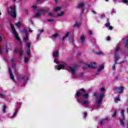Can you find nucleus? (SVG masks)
Segmentation results:
<instances>
[{
    "mask_svg": "<svg viewBox=\"0 0 128 128\" xmlns=\"http://www.w3.org/2000/svg\"><path fill=\"white\" fill-rule=\"evenodd\" d=\"M60 56V52L58 50H54L53 52V58L54 59V62L55 64H58V66H55L54 68L55 70H64V68H68V64L65 62H60L58 61V58Z\"/></svg>",
    "mask_w": 128,
    "mask_h": 128,
    "instance_id": "nucleus-1",
    "label": "nucleus"
},
{
    "mask_svg": "<svg viewBox=\"0 0 128 128\" xmlns=\"http://www.w3.org/2000/svg\"><path fill=\"white\" fill-rule=\"evenodd\" d=\"M75 98L77 102L83 106L84 108H88V106L90 101L88 100H84V98H88V93L82 94L80 92H77L75 95Z\"/></svg>",
    "mask_w": 128,
    "mask_h": 128,
    "instance_id": "nucleus-2",
    "label": "nucleus"
},
{
    "mask_svg": "<svg viewBox=\"0 0 128 128\" xmlns=\"http://www.w3.org/2000/svg\"><path fill=\"white\" fill-rule=\"evenodd\" d=\"M100 93L98 97H97L95 105L94 106V108H100V107L102 104V99L104 98V92H106V89L102 87L100 88Z\"/></svg>",
    "mask_w": 128,
    "mask_h": 128,
    "instance_id": "nucleus-3",
    "label": "nucleus"
},
{
    "mask_svg": "<svg viewBox=\"0 0 128 128\" xmlns=\"http://www.w3.org/2000/svg\"><path fill=\"white\" fill-rule=\"evenodd\" d=\"M18 68H15V72L17 76L18 80H22L23 82V84H26L28 80H30V77L28 75H22L18 72Z\"/></svg>",
    "mask_w": 128,
    "mask_h": 128,
    "instance_id": "nucleus-4",
    "label": "nucleus"
},
{
    "mask_svg": "<svg viewBox=\"0 0 128 128\" xmlns=\"http://www.w3.org/2000/svg\"><path fill=\"white\" fill-rule=\"evenodd\" d=\"M120 46H118L115 50L114 52V64L112 66V70H116V62L120 58Z\"/></svg>",
    "mask_w": 128,
    "mask_h": 128,
    "instance_id": "nucleus-5",
    "label": "nucleus"
},
{
    "mask_svg": "<svg viewBox=\"0 0 128 128\" xmlns=\"http://www.w3.org/2000/svg\"><path fill=\"white\" fill-rule=\"evenodd\" d=\"M67 70H69V72H71V74L74 76H78L76 72H78V66L74 65L72 66H68Z\"/></svg>",
    "mask_w": 128,
    "mask_h": 128,
    "instance_id": "nucleus-6",
    "label": "nucleus"
},
{
    "mask_svg": "<svg viewBox=\"0 0 128 128\" xmlns=\"http://www.w3.org/2000/svg\"><path fill=\"white\" fill-rule=\"evenodd\" d=\"M120 115L121 118L119 119L120 124L122 128H125L126 124H124V122H126V116H124V110H121Z\"/></svg>",
    "mask_w": 128,
    "mask_h": 128,
    "instance_id": "nucleus-7",
    "label": "nucleus"
},
{
    "mask_svg": "<svg viewBox=\"0 0 128 128\" xmlns=\"http://www.w3.org/2000/svg\"><path fill=\"white\" fill-rule=\"evenodd\" d=\"M8 12L12 16V18H16V7L14 6H13L10 7V9L8 10Z\"/></svg>",
    "mask_w": 128,
    "mask_h": 128,
    "instance_id": "nucleus-8",
    "label": "nucleus"
},
{
    "mask_svg": "<svg viewBox=\"0 0 128 128\" xmlns=\"http://www.w3.org/2000/svg\"><path fill=\"white\" fill-rule=\"evenodd\" d=\"M10 28H11V30L12 32V33L14 35V36L16 38V40H18V42H20V37H18V32H16V29L14 28V25H12V24H10Z\"/></svg>",
    "mask_w": 128,
    "mask_h": 128,
    "instance_id": "nucleus-9",
    "label": "nucleus"
},
{
    "mask_svg": "<svg viewBox=\"0 0 128 128\" xmlns=\"http://www.w3.org/2000/svg\"><path fill=\"white\" fill-rule=\"evenodd\" d=\"M39 12L36 13L34 15V18H39L42 14H44L46 12V10L44 8H41L38 10Z\"/></svg>",
    "mask_w": 128,
    "mask_h": 128,
    "instance_id": "nucleus-10",
    "label": "nucleus"
},
{
    "mask_svg": "<svg viewBox=\"0 0 128 128\" xmlns=\"http://www.w3.org/2000/svg\"><path fill=\"white\" fill-rule=\"evenodd\" d=\"M26 48H27L26 54L28 56H30V48H32V43L27 42L26 43Z\"/></svg>",
    "mask_w": 128,
    "mask_h": 128,
    "instance_id": "nucleus-11",
    "label": "nucleus"
},
{
    "mask_svg": "<svg viewBox=\"0 0 128 128\" xmlns=\"http://www.w3.org/2000/svg\"><path fill=\"white\" fill-rule=\"evenodd\" d=\"M8 93L6 91H3L2 93H0V98H3L4 100H6V98H8Z\"/></svg>",
    "mask_w": 128,
    "mask_h": 128,
    "instance_id": "nucleus-12",
    "label": "nucleus"
},
{
    "mask_svg": "<svg viewBox=\"0 0 128 128\" xmlns=\"http://www.w3.org/2000/svg\"><path fill=\"white\" fill-rule=\"evenodd\" d=\"M22 32L24 34V36L23 37L24 41V42H28V32H26V29H24V28H23L22 29Z\"/></svg>",
    "mask_w": 128,
    "mask_h": 128,
    "instance_id": "nucleus-13",
    "label": "nucleus"
},
{
    "mask_svg": "<svg viewBox=\"0 0 128 128\" xmlns=\"http://www.w3.org/2000/svg\"><path fill=\"white\" fill-rule=\"evenodd\" d=\"M44 32V30H39L38 32V34L36 36V42L40 41V34Z\"/></svg>",
    "mask_w": 128,
    "mask_h": 128,
    "instance_id": "nucleus-14",
    "label": "nucleus"
},
{
    "mask_svg": "<svg viewBox=\"0 0 128 128\" xmlns=\"http://www.w3.org/2000/svg\"><path fill=\"white\" fill-rule=\"evenodd\" d=\"M14 54H19L20 56H22V54H24V51L22 50V49H15L14 50Z\"/></svg>",
    "mask_w": 128,
    "mask_h": 128,
    "instance_id": "nucleus-15",
    "label": "nucleus"
},
{
    "mask_svg": "<svg viewBox=\"0 0 128 128\" xmlns=\"http://www.w3.org/2000/svg\"><path fill=\"white\" fill-rule=\"evenodd\" d=\"M104 70V64H101L98 68L97 72H96V76L100 74V72Z\"/></svg>",
    "mask_w": 128,
    "mask_h": 128,
    "instance_id": "nucleus-16",
    "label": "nucleus"
},
{
    "mask_svg": "<svg viewBox=\"0 0 128 128\" xmlns=\"http://www.w3.org/2000/svg\"><path fill=\"white\" fill-rule=\"evenodd\" d=\"M124 87L123 86H120L116 88V90L118 91V94H122L124 92Z\"/></svg>",
    "mask_w": 128,
    "mask_h": 128,
    "instance_id": "nucleus-17",
    "label": "nucleus"
},
{
    "mask_svg": "<svg viewBox=\"0 0 128 128\" xmlns=\"http://www.w3.org/2000/svg\"><path fill=\"white\" fill-rule=\"evenodd\" d=\"M104 26L109 30H112V27L110 26V22H107L105 24Z\"/></svg>",
    "mask_w": 128,
    "mask_h": 128,
    "instance_id": "nucleus-18",
    "label": "nucleus"
},
{
    "mask_svg": "<svg viewBox=\"0 0 128 128\" xmlns=\"http://www.w3.org/2000/svg\"><path fill=\"white\" fill-rule=\"evenodd\" d=\"M8 72L11 80H14V74H12V70H10V68H8Z\"/></svg>",
    "mask_w": 128,
    "mask_h": 128,
    "instance_id": "nucleus-19",
    "label": "nucleus"
},
{
    "mask_svg": "<svg viewBox=\"0 0 128 128\" xmlns=\"http://www.w3.org/2000/svg\"><path fill=\"white\" fill-rule=\"evenodd\" d=\"M18 107H17V108H15L14 109V110L12 114V118H15L16 117V115L18 114Z\"/></svg>",
    "mask_w": 128,
    "mask_h": 128,
    "instance_id": "nucleus-20",
    "label": "nucleus"
},
{
    "mask_svg": "<svg viewBox=\"0 0 128 128\" xmlns=\"http://www.w3.org/2000/svg\"><path fill=\"white\" fill-rule=\"evenodd\" d=\"M84 42H86V37H84V36L82 35L80 38V42L81 44H84Z\"/></svg>",
    "mask_w": 128,
    "mask_h": 128,
    "instance_id": "nucleus-21",
    "label": "nucleus"
},
{
    "mask_svg": "<svg viewBox=\"0 0 128 128\" xmlns=\"http://www.w3.org/2000/svg\"><path fill=\"white\" fill-rule=\"evenodd\" d=\"M96 66V62H92L90 64H88V68H94Z\"/></svg>",
    "mask_w": 128,
    "mask_h": 128,
    "instance_id": "nucleus-22",
    "label": "nucleus"
},
{
    "mask_svg": "<svg viewBox=\"0 0 128 128\" xmlns=\"http://www.w3.org/2000/svg\"><path fill=\"white\" fill-rule=\"evenodd\" d=\"M84 6V2H81L76 6V8H82Z\"/></svg>",
    "mask_w": 128,
    "mask_h": 128,
    "instance_id": "nucleus-23",
    "label": "nucleus"
},
{
    "mask_svg": "<svg viewBox=\"0 0 128 128\" xmlns=\"http://www.w3.org/2000/svg\"><path fill=\"white\" fill-rule=\"evenodd\" d=\"M116 114H118V109H116L114 110L113 114H112V118H114L116 116Z\"/></svg>",
    "mask_w": 128,
    "mask_h": 128,
    "instance_id": "nucleus-24",
    "label": "nucleus"
},
{
    "mask_svg": "<svg viewBox=\"0 0 128 128\" xmlns=\"http://www.w3.org/2000/svg\"><path fill=\"white\" fill-rule=\"evenodd\" d=\"M106 120H108V118H104L102 120H101L99 122L100 126H102V124H104V122H106Z\"/></svg>",
    "mask_w": 128,
    "mask_h": 128,
    "instance_id": "nucleus-25",
    "label": "nucleus"
},
{
    "mask_svg": "<svg viewBox=\"0 0 128 128\" xmlns=\"http://www.w3.org/2000/svg\"><path fill=\"white\" fill-rule=\"evenodd\" d=\"M73 26L74 28H80V23L78 22H76Z\"/></svg>",
    "mask_w": 128,
    "mask_h": 128,
    "instance_id": "nucleus-26",
    "label": "nucleus"
},
{
    "mask_svg": "<svg viewBox=\"0 0 128 128\" xmlns=\"http://www.w3.org/2000/svg\"><path fill=\"white\" fill-rule=\"evenodd\" d=\"M58 36H60V34L58 33H56L52 35V38H58Z\"/></svg>",
    "mask_w": 128,
    "mask_h": 128,
    "instance_id": "nucleus-27",
    "label": "nucleus"
},
{
    "mask_svg": "<svg viewBox=\"0 0 128 128\" xmlns=\"http://www.w3.org/2000/svg\"><path fill=\"white\" fill-rule=\"evenodd\" d=\"M28 60H30V56H24V62L26 64H28Z\"/></svg>",
    "mask_w": 128,
    "mask_h": 128,
    "instance_id": "nucleus-28",
    "label": "nucleus"
},
{
    "mask_svg": "<svg viewBox=\"0 0 128 128\" xmlns=\"http://www.w3.org/2000/svg\"><path fill=\"white\" fill-rule=\"evenodd\" d=\"M82 116L83 118H84V120H86V116H88V112H83Z\"/></svg>",
    "mask_w": 128,
    "mask_h": 128,
    "instance_id": "nucleus-29",
    "label": "nucleus"
},
{
    "mask_svg": "<svg viewBox=\"0 0 128 128\" xmlns=\"http://www.w3.org/2000/svg\"><path fill=\"white\" fill-rule=\"evenodd\" d=\"M62 10V7H58V6H56L54 8V12H58Z\"/></svg>",
    "mask_w": 128,
    "mask_h": 128,
    "instance_id": "nucleus-30",
    "label": "nucleus"
},
{
    "mask_svg": "<svg viewBox=\"0 0 128 128\" xmlns=\"http://www.w3.org/2000/svg\"><path fill=\"white\" fill-rule=\"evenodd\" d=\"M2 112L3 114H6V106H3V107L2 108Z\"/></svg>",
    "mask_w": 128,
    "mask_h": 128,
    "instance_id": "nucleus-31",
    "label": "nucleus"
},
{
    "mask_svg": "<svg viewBox=\"0 0 128 128\" xmlns=\"http://www.w3.org/2000/svg\"><path fill=\"white\" fill-rule=\"evenodd\" d=\"M20 106H22V103L20 102H18L17 103V104L16 106V108H18V110H20Z\"/></svg>",
    "mask_w": 128,
    "mask_h": 128,
    "instance_id": "nucleus-32",
    "label": "nucleus"
},
{
    "mask_svg": "<svg viewBox=\"0 0 128 128\" xmlns=\"http://www.w3.org/2000/svg\"><path fill=\"white\" fill-rule=\"evenodd\" d=\"M69 34H70V32H67L66 34H65V36L62 38V42H64V40L68 36Z\"/></svg>",
    "mask_w": 128,
    "mask_h": 128,
    "instance_id": "nucleus-33",
    "label": "nucleus"
},
{
    "mask_svg": "<svg viewBox=\"0 0 128 128\" xmlns=\"http://www.w3.org/2000/svg\"><path fill=\"white\" fill-rule=\"evenodd\" d=\"M15 62V60H14V59H12L11 60V62H12V66L13 68H14L16 66V62Z\"/></svg>",
    "mask_w": 128,
    "mask_h": 128,
    "instance_id": "nucleus-34",
    "label": "nucleus"
},
{
    "mask_svg": "<svg viewBox=\"0 0 128 128\" xmlns=\"http://www.w3.org/2000/svg\"><path fill=\"white\" fill-rule=\"evenodd\" d=\"M64 14V12H61L57 14L58 16H62Z\"/></svg>",
    "mask_w": 128,
    "mask_h": 128,
    "instance_id": "nucleus-35",
    "label": "nucleus"
},
{
    "mask_svg": "<svg viewBox=\"0 0 128 128\" xmlns=\"http://www.w3.org/2000/svg\"><path fill=\"white\" fill-rule=\"evenodd\" d=\"M122 54H123V56H128V53L126 51H123L122 52Z\"/></svg>",
    "mask_w": 128,
    "mask_h": 128,
    "instance_id": "nucleus-36",
    "label": "nucleus"
},
{
    "mask_svg": "<svg viewBox=\"0 0 128 128\" xmlns=\"http://www.w3.org/2000/svg\"><path fill=\"white\" fill-rule=\"evenodd\" d=\"M16 26L18 28H20V26H22V22H18L16 23Z\"/></svg>",
    "mask_w": 128,
    "mask_h": 128,
    "instance_id": "nucleus-37",
    "label": "nucleus"
},
{
    "mask_svg": "<svg viewBox=\"0 0 128 128\" xmlns=\"http://www.w3.org/2000/svg\"><path fill=\"white\" fill-rule=\"evenodd\" d=\"M123 4H125L126 6H128V0H121Z\"/></svg>",
    "mask_w": 128,
    "mask_h": 128,
    "instance_id": "nucleus-38",
    "label": "nucleus"
},
{
    "mask_svg": "<svg viewBox=\"0 0 128 128\" xmlns=\"http://www.w3.org/2000/svg\"><path fill=\"white\" fill-rule=\"evenodd\" d=\"M114 102H120V96H118L117 98H115Z\"/></svg>",
    "mask_w": 128,
    "mask_h": 128,
    "instance_id": "nucleus-39",
    "label": "nucleus"
},
{
    "mask_svg": "<svg viewBox=\"0 0 128 128\" xmlns=\"http://www.w3.org/2000/svg\"><path fill=\"white\" fill-rule=\"evenodd\" d=\"M97 54H98L99 56H104L105 54V53L104 52H97Z\"/></svg>",
    "mask_w": 128,
    "mask_h": 128,
    "instance_id": "nucleus-40",
    "label": "nucleus"
},
{
    "mask_svg": "<svg viewBox=\"0 0 128 128\" xmlns=\"http://www.w3.org/2000/svg\"><path fill=\"white\" fill-rule=\"evenodd\" d=\"M111 14H116V11L114 9H112L110 12Z\"/></svg>",
    "mask_w": 128,
    "mask_h": 128,
    "instance_id": "nucleus-41",
    "label": "nucleus"
},
{
    "mask_svg": "<svg viewBox=\"0 0 128 128\" xmlns=\"http://www.w3.org/2000/svg\"><path fill=\"white\" fill-rule=\"evenodd\" d=\"M104 16H105L104 14H101L100 15V18H104Z\"/></svg>",
    "mask_w": 128,
    "mask_h": 128,
    "instance_id": "nucleus-42",
    "label": "nucleus"
},
{
    "mask_svg": "<svg viewBox=\"0 0 128 128\" xmlns=\"http://www.w3.org/2000/svg\"><path fill=\"white\" fill-rule=\"evenodd\" d=\"M48 22H54V19H49L48 20Z\"/></svg>",
    "mask_w": 128,
    "mask_h": 128,
    "instance_id": "nucleus-43",
    "label": "nucleus"
},
{
    "mask_svg": "<svg viewBox=\"0 0 128 128\" xmlns=\"http://www.w3.org/2000/svg\"><path fill=\"white\" fill-rule=\"evenodd\" d=\"M80 90L81 91V92H84V94H86V90H84V88H81V89H80Z\"/></svg>",
    "mask_w": 128,
    "mask_h": 128,
    "instance_id": "nucleus-44",
    "label": "nucleus"
},
{
    "mask_svg": "<svg viewBox=\"0 0 128 128\" xmlns=\"http://www.w3.org/2000/svg\"><path fill=\"white\" fill-rule=\"evenodd\" d=\"M88 34H90V36H92V34H92V32L90 30L88 31Z\"/></svg>",
    "mask_w": 128,
    "mask_h": 128,
    "instance_id": "nucleus-45",
    "label": "nucleus"
},
{
    "mask_svg": "<svg viewBox=\"0 0 128 128\" xmlns=\"http://www.w3.org/2000/svg\"><path fill=\"white\" fill-rule=\"evenodd\" d=\"M48 14L49 16H52V18L54 16V14H52V13L51 12H49Z\"/></svg>",
    "mask_w": 128,
    "mask_h": 128,
    "instance_id": "nucleus-46",
    "label": "nucleus"
},
{
    "mask_svg": "<svg viewBox=\"0 0 128 128\" xmlns=\"http://www.w3.org/2000/svg\"><path fill=\"white\" fill-rule=\"evenodd\" d=\"M37 6L36 5H34L32 6V10H36V8Z\"/></svg>",
    "mask_w": 128,
    "mask_h": 128,
    "instance_id": "nucleus-47",
    "label": "nucleus"
},
{
    "mask_svg": "<svg viewBox=\"0 0 128 128\" xmlns=\"http://www.w3.org/2000/svg\"><path fill=\"white\" fill-rule=\"evenodd\" d=\"M25 14H28V10L27 9H26Z\"/></svg>",
    "mask_w": 128,
    "mask_h": 128,
    "instance_id": "nucleus-48",
    "label": "nucleus"
},
{
    "mask_svg": "<svg viewBox=\"0 0 128 128\" xmlns=\"http://www.w3.org/2000/svg\"><path fill=\"white\" fill-rule=\"evenodd\" d=\"M29 22H30V24H34V22H32V19H30Z\"/></svg>",
    "mask_w": 128,
    "mask_h": 128,
    "instance_id": "nucleus-49",
    "label": "nucleus"
},
{
    "mask_svg": "<svg viewBox=\"0 0 128 128\" xmlns=\"http://www.w3.org/2000/svg\"><path fill=\"white\" fill-rule=\"evenodd\" d=\"M94 96H96V98H98V92H95L94 93Z\"/></svg>",
    "mask_w": 128,
    "mask_h": 128,
    "instance_id": "nucleus-50",
    "label": "nucleus"
},
{
    "mask_svg": "<svg viewBox=\"0 0 128 128\" xmlns=\"http://www.w3.org/2000/svg\"><path fill=\"white\" fill-rule=\"evenodd\" d=\"M115 2H120V0H114ZM106 2H108V0H106Z\"/></svg>",
    "mask_w": 128,
    "mask_h": 128,
    "instance_id": "nucleus-51",
    "label": "nucleus"
},
{
    "mask_svg": "<svg viewBox=\"0 0 128 128\" xmlns=\"http://www.w3.org/2000/svg\"><path fill=\"white\" fill-rule=\"evenodd\" d=\"M106 40H110V36L107 37Z\"/></svg>",
    "mask_w": 128,
    "mask_h": 128,
    "instance_id": "nucleus-52",
    "label": "nucleus"
},
{
    "mask_svg": "<svg viewBox=\"0 0 128 128\" xmlns=\"http://www.w3.org/2000/svg\"><path fill=\"white\" fill-rule=\"evenodd\" d=\"M84 72H81L80 74V76H84Z\"/></svg>",
    "mask_w": 128,
    "mask_h": 128,
    "instance_id": "nucleus-53",
    "label": "nucleus"
},
{
    "mask_svg": "<svg viewBox=\"0 0 128 128\" xmlns=\"http://www.w3.org/2000/svg\"><path fill=\"white\" fill-rule=\"evenodd\" d=\"M118 76H115V80H118Z\"/></svg>",
    "mask_w": 128,
    "mask_h": 128,
    "instance_id": "nucleus-54",
    "label": "nucleus"
},
{
    "mask_svg": "<svg viewBox=\"0 0 128 128\" xmlns=\"http://www.w3.org/2000/svg\"><path fill=\"white\" fill-rule=\"evenodd\" d=\"M92 14H96V11H94V10H92Z\"/></svg>",
    "mask_w": 128,
    "mask_h": 128,
    "instance_id": "nucleus-55",
    "label": "nucleus"
},
{
    "mask_svg": "<svg viewBox=\"0 0 128 128\" xmlns=\"http://www.w3.org/2000/svg\"><path fill=\"white\" fill-rule=\"evenodd\" d=\"M42 2V0H37L38 2Z\"/></svg>",
    "mask_w": 128,
    "mask_h": 128,
    "instance_id": "nucleus-56",
    "label": "nucleus"
},
{
    "mask_svg": "<svg viewBox=\"0 0 128 128\" xmlns=\"http://www.w3.org/2000/svg\"><path fill=\"white\" fill-rule=\"evenodd\" d=\"M29 32H33V30H30V28H29Z\"/></svg>",
    "mask_w": 128,
    "mask_h": 128,
    "instance_id": "nucleus-57",
    "label": "nucleus"
},
{
    "mask_svg": "<svg viewBox=\"0 0 128 128\" xmlns=\"http://www.w3.org/2000/svg\"><path fill=\"white\" fill-rule=\"evenodd\" d=\"M71 42H72V44H74V40H71Z\"/></svg>",
    "mask_w": 128,
    "mask_h": 128,
    "instance_id": "nucleus-58",
    "label": "nucleus"
},
{
    "mask_svg": "<svg viewBox=\"0 0 128 128\" xmlns=\"http://www.w3.org/2000/svg\"><path fill=\"white\" fill-rule=\"evenodd\" d=\"M122 62H120V63H118V64H122Z\"/></svg>",
    "mask_w": 128,
    "mask_h": 128,
    "instance_id": "nucleus-59",
    "label": "nucleus"
},
{
    "mask_svg": "<svg viewBox=\"0 0 128 128\" xmlns=\"http://www.w3.org/2000/svg\"><path fill=\"white\" fill-rule=\"evenodd\" d=\"M55 2H58V0H56Z\"/></svg>",
    "mask_w": 128,
    "mask_h": 128,
    "instance_id": "nucleus-60",
    "label": "nucleus"
},
{
    "mask_svg": "<svg viewBox=\"0 0 128 128\" xmlns=\"http://www.w3.org/2000/svg\"><path fill=\"white\" fill-rule=\"evenodd\" d=\"M8 52V50L6 49V52Z\"/></svg>",
    "mask_w": 128,
    "mask_h": 128,
    "instance_id": "nucleus-61",
    "label": "nucleus"
},
{
    "mask_svg": "<svg viewBox=\"0 0 128 128\" xmlns=\"http://www.w3.org/2000/svg\"><path fill=\"white\" fill-rule=\"evenodd\" d=\"M0 16H2V12H0Z\"/></svg>",
    "mask_w": 128,
    "mask_h": 128,
    "instance_id": "nucleus-62",
    "label": "nucleus"
},
{
    "mask_svg": "<svg viewBox=\"0 0 128 128\" xmlns=\"http://www.w3.org/2000/svg\"><path fill=\"white\" fill-rule=\"evenodd\" d=\"M14 2H16V0H12Z\"/></svg>",
    "mask_w": 128,
    "mask_h": 128,
    "instance_id": "nucleus-63",
    "label": "nucleus"
},
{
    "mask_svg": "<svg viewBox=\"0 0 128 128\" xmlns=\"http://www.w3.org/2000/svg\"><path fill=\"white\" fill-rule=\"evenodd\" d=\"M91 42H92L94 43V42L92 40H91Z\"/></svg>",
    "mask_w": 128,
    "mask_h": 128,
    "instance_id": "nucleus-64",
    "label": "nucleus"
}]
</instances>
